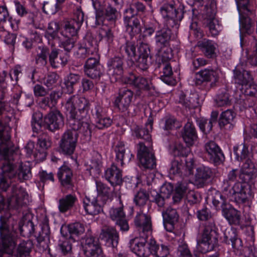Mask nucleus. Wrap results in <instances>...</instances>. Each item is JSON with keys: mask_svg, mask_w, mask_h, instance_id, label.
Wrapping results in <instances>:
<instances>
[{"mask_svg": "<svg viewBox=\"0 0 257 257\" xmlns=\"http://www.w3.org/2000/svg\"><path fill=\"white\" fill-rule=\"evenodd\" d=\"M78 199L75 194H69L63 196L59 200L58 209L64 213L76 207Z\"/></svg>", "mask_w": 257, "mask_h": 257, "instance_id": "34", "label": "nucleus"}, {"mask_svg": "<svg viewBox=\"0 0 257 257\" xmlns=\"http://www.w3.org/2000/svg\"><path fill=\"white\" fill-rule=\"evenodd\" d=\"M205 25L208 28L210 33L212 36L218 35L220 31V27L218 21L214 18H211L206 20Z\"/></svg>", "mask_w": 257, "mask_h": 257, "instance_id": "57", "label": "nucleus"}, {"mask_svg": "<svg viewBox=\"0 0 257 257\" xmlns=\"http://www.w3.org/2000/svg\"><path fill=\"white\" fill-rule=\"evenodd\" d=\"M57 176L63 189L66 190L73 189L74 187L72 181L73 173L69 167L65 165L61 167L57 173Z\"/></svg>", "mask_w": 257, "mask_h": 257, "instance_id": "25", "label": "nucleus"}, {"mask_svg": "<svg viewBox=\"0 0 257 257\" xmlns=\"http://www.w3.org/2000/svg\"><path fill=\"white\" fill-rule=\"evenodd\" d=\"M194 160L193 158H189L184 161L180 158L176 159L171 162L170 173L179 175L181 177L187 176L193 174Z\"/></svg>", "mask_w": 257, "mask_h": 257, "instance_id": "9", "label": "nucleus"}, {"mask_svg": "<svg viewBox=\"0 0 257 257\" xmlns=\"http://www.w3.org/2000/svg\"><path fill=\"white\" fill-rule=\"evenodd\" d=\"M161 49L160 48L158 49V52L157 54V62L158 64L169 63V61L173 57L170 49L166 48L163 52H162Z\"/></svg>", "mask_w": 257, "mask_h": 257, "instance_id": "56", "label": "nucleus"}, {"mask_svg": "<svg viewBox=\"0 0 257 257\" xmlns=\"http://www.w3.org/2000/svg\"><path fill=\"white\" fill-rule=\"evenodd\" d=\"M179 103L186 108H194L196 106L195 99L191 97H186L184 93L180 95Z\"/></svg>", "mask_w": 257, "mask_h": 257, "instance_id": "60", "label": "nucleus"}, {"mask_svg": "<svg viewBox=\"0 0 257 257\" xmlns=\"http://www.w3.org/2000/svg\"><path fill=\"white\" fill-rule=\"evenodd\" d=\"M76 42V39L63 37L61 38L59 46L63 48L66 53H69L74 48Z\"/></svg>", "mask_w": 257, "mask_h": 257, "instance_id": "58", "label": "nucleus"}, {"mask_svg": "<svg viewBox=\"0 0 257 257\" xmlns=\"http://www.w3.org/2000/svg\"><path fill=\"white\" fill-rule=\"evenodd\" d=\"M124 23L126 31L132 38L141 33L142 25L138 17L124 16Z\"/></svg>", "mask_w": 257, "mask_h": 257, "instance_id": "29", "label": "nucleus"}, {"mask_svg": "<svg viewBox=\"0 0 257 257\" xmlns=\"http://www.w3.org/2000/svg\"><path fill=\"white\" fill-rule=\"evenodd\" d=\"M178 254L179 257H198L196 254L194 256L191 253L186 243L181 242L178 247Z\"/></svg>", "mask_w": 257, "mask_h": 257, "instance_id": "64", "label": "nucleus"}, {"mask_svg": "<svg viewBox=\"0 0 257 257\" xmlns=\"http://www.w3.org/2000/svg\"><path fill=\"white\" fill-rule=\"evenodd\" d=\"M219 79L218 73L212 69H204L196 74L195 84L197 85L204 82H210L211 87H215Z\"/></svg>", "mask_w": 257, "mask_h": 257, "instance_id": "16", "label": "nucleus"}, {"mask_svg": "<svg viewBox=\"0 0 257 257\" xmlns=\"http://www.w3.org/2000/svg\"><path fill=\"white\" fill-rule=\"evenodd\" d=\"M56 4L54 5L53 4L48 2H45L43 4V12L47 14H54L61 9V5L66 0H56Z\"/></svg>", "mask_w": 257, "mask_h": 257, "instance_id": "55", "label": "nucleus"}, {"mask_svg": "<svg viewBox=\"0 0 257 257\" xmlns=\"http://www.w3.org/2000/svg\"><path fill=\"white\" fill-rule=\"evenodd\" d=\"M11 128L8 123L3 120H0V159L4 160L1 166V171L4 165L11 166L15 176H17L20 181L27 180L32 177L31 168L29 163L21 164L18 172L14 169L12 161L18 157L19 148L15 146L11 140Z\"/></svg>", "mask_w": 257, "mask_h": 257, "instance_id": "2", "label": "nucleus"}, {"mask_svg": "<svg viewBox=\"0 0 257 257\" xmlns=\"http://www.w3.org/2000/svg\"><path fill=\"white\" fill-rule=\"evenodd\" d=\"M134 86L140 90L148 91L152 93L157 91L152 80L141 76L137 77Z\"/></svg>", "mask_w": 257, "mask_h": 257, "instance_id": "42", "label": "nucleus"}, {"mask_svg": "<svg viewBox=\"0 0 257 257\" xmlns=\"http://www.w3.org/2000/svg\"><path fill=\"white\" fill-rule=\"evenodd\" d=\"M109 213L110 218L115 221V224L120 227L121 231H126L129 229V226L123 211L122 207L112 208L110 210Z\"/></svg>", "mask_w": 257, "mask_h": 257, "instance_id": "28", "label": "nucleus"}, {"mask_svg": "<svg viewBox=\"0 0 257 257\" xmlns=\"http://www.w3.org/2000/svg\"><path fill=\"white\" fill-rule=\"evenodd\" d=\"M96 186L97 193L100 195L97 197L106 203L108 199L112 196L114 188H110L102 182L98 181H96Z\"/></svg>", "mask_w": 257, "mask_h": 257, "instance_id": "43", "label": "nucleus"}, {"mask_svg": "<svg viewBox=\"0 0 257 257\" xmlns=\"http://www.w3.org/2000/svg\"><path fill=\"white\" fill-rule=\"evenodd\" d=\"M188 189V183L186 182H179L175 186V191L173 196V202H179L184 197Z\"/></svg>", "mask_w": 257, "mask_h": 257, "instance_id": "45", "label": "nucleus"}, {"mask_svg": "<svg viewBox=\"0 0 257 257\" xmlns=\"http://www.w3.org/2000/svg\"><path fill=\"white\" fill-rule=\"evenodd\" d=\"M78 137L77 130L71 128L65 132L59 143L60 152L65 155L71 156L75 150Z\"/></svg>", "mask_w": 257, "mask_h": 257, "instance_id": "7", "label": "nucleus"}, {"mask_svg": "<svg viewBox=\"0 0 257 257\" xmlns=\"http://www.w3.org/2000/svg\"><path fill=\"white\" fill-rule=\"evenodd\" d=\"M108 75L115 81L120 79L124 73V60L120 57H114L110 59L107 63Z\"/></svg>", "mask_w": 257, "mask_h": 257, "instance_id": "15", "label": "nucleus"}, {"mask_svg": "<svg viewBox=\"0 0 257 257\" xmlns=\"http://www.w3.org/2000/svg\"><path fill=\"white\" fill-rule=\"evenodd\" d=\"M68 231L70 234V238L76 240L75 237L80 235L84 232L83 225L79 222H75L69 224L68 226Z\"/></svg>", "mask_w": 257, "mask_h": 257, "instance_id": "53", "label": "nucleus"}, {"mask_svg": "<svg viewBox=\"0 0 257 257\" xmlns=\"http://www.w3.org/2000/svg\"><path fill=\"white\" fill-rule=\"evenodd\" d=\"M98 197L89 195L83 200V206L85 211L90 215H96L103 211L106 204Z\"/></svg>", "mask_w": 257, "mask_h": 257, "instance_id": "19", "label": "nucleus"}, {"mask_svg": "<svg viewBox=\"0 0 257 257\" xmlns=\"http://www.w3.org/2000/svg\"><path fill=\"white\" fill-rule=\"evenodd\" d=\"M215 102L219 107L227 106L230 104L229 94L226 92L219 93L215 99Z\"/></svg>", "mask_w": 257, "mask_h": 257, "instance_id": "61", "label": "nucleus"}, {"mask_svg": "<svg viewBox=\"0 0 257 257\" xmlns=\"http://www.w3.org/2000/svg\"><path fill=\"white\" fill-rule=\"evenodd\" d=\"M84 21V13L81 10L77 9L70 21L65 24L64 30L61 32L63 37L73 38L77 39V34Z\"/></svg>", "mask_w": 257, "mask_h": 257, "instance_id": "8", "label": "nucleus"}, {"mask_svg": "<svg viewBox=\"0 0 257 257\" xmlns=\"http://www.w3.org/2000/svg\"><path fill=\"white\" fill-rule=\"evenodd\" d=\"M102 16V22L104 20H106L109 22L114 23L117 19L118 12L116 8L112 6V4H108L105 7Z\"/></svg>", "mask_w": 257, "mask_h": 257, "instance_id": "47", "label": "nucleus"}, {"mask_svg": "<svg viewBox=\"0 0 257 257\" xmlns=\"http://www.w3.org/2000/svg\"><path fill=\"white\" fill-rule=\"evenodd\" d=\"M137 151V157L143 167L153 169L156 166V158L152 148L146 146L143 143H139Z\"/></svg>", "mask_w": 257, "mask_h": 257, "instance_id": "11", "label": "nucleus"}, {"mask_svg": "<svg viewBox=\"0 0 257 257\" xmlns=\"http://www.w3.org/2000/svg\"><path fill=\"white\" fill-rule=\"evenodd\" d=\"M77 131H79L81 134V139L84 143L89 142L91 140V129L89 123L87 121L81 123L77 130Z\"/></svg>", "mask_w": 257, "mask_h": 257, "instance_id": "54", "label": "nucleus"}, {"mask_svg": "<svg viewBox=\"0 0 257 257\" xmlns=\"http://www.w3.org/2000/svg\"><path fill=\"white\" fill-rule=\"evenodd\" d=\"M102 157L98 152L93 153L92 159L89 164V171L91 175L99 174L102 167Z\"/></svg>", "mask_w": 257, "mask_h": 257, "instance_id": "46", "label": "nucleus"}, {"mask_svg": "<svg viewBox=\"0 0 257 257\" xmlns=\"http://www.w3.org/2000/svg\"><path fill=\"white\" fill-rule=\"evenodd\" d=\"M173 190V185L171 184H168L162 187L160 193L154 190L151 191V197L152 198V201L155 202L159 207H164L165 204V199L170 196Z\"/></svg>", "mask_w": 257, "mask_h": 257, "instance_id": "24", "label": "nucleus"}, {"mask_svg": "<svg viewBox=\"0 0 257 257\" xmlns=\"http://www.w3.org/2000/svg\"><path fill=\"white\" fill-rule=\"evenodd\" d=\"M43 120L44 128L52 133L59 130L64 124V116L57 109L50 111L44 116Z\"/></svg>", "mask_w": 257, "mask_h": 257, "instance_id": "10", "label": "nucleus"}, {"mask_svg": "<svg viewBox=\"0 0 257 257\" xmlns=\"http://www.w3.org/2000/svg\"><path fill=\"white\" fill-rule=\"evenodd\" d=\"M233 152L238 161L243 162L242 165V173L240 177L249 180L257 176V167L248 146L244 143L235 146L233 147Z\"/></svg>", "mask_w": 257, "mask_h": 257, "instance_id": "6", "label": "nucleus"}, {"mask_svg": "<svg viewBox=\"0 0 257 257\" xmlns=\"http://www.w3.org/2000/svg\"><path fill=\"white\" fill-rule=\"evenodd\" d=\"M172 31L168 28H163L157 31L155 36L156 45L160 49H163L169 45L170 42L172 39Z\"/></svg>", "mask_w": 257, "mask_h": 257, "instance_id": "32", "label": "nucleus"}, {"mask_svg": "<svg viewBox=\"0 0 257 257\" xmlns=\"http://www.w3.org/2000/svg\"><path fill=\"white\" fill-rule=\"evenodd\" d=\"M16 230L18 228L20 233L24 236L29 237L34 232L35 228L34 223L31 220L21 221L19 222V224L15 226ZM15 236L17 237L16 232H15ZM16 242L17 243V237H16Z\"/></svg>", "mask_w": 257, "mask_h": 257, "instance_id": "44", "label": "nucleus"}, {"mask_svg": "<svg viewBox=\"0 0 257 257\" xmlns=\"http://www.w3.org/2000/svg\"><path fill=\"white\" fill-rule=\"evenodd\" d=\"M32 244L30 242H23L20 243L17 249L18 257L28 255L31 250Z\"/></svg>", "mask_w": 257, "mask_h": 257, "instance_id": "62", "label": "nucleus"}, {"mask_svg": "<svg viewBox=\"0 0 257 257\" xmlns=\"http://www.w3.org/2000/svg\"><path fill=\"white\" fill-rule=\"evenodd\" d=\"M49 49L44 46L38 48L37 54L35 57L36 63L40 66H44L47 64V55Z\"/></svg>", "mask_w": 257, "mask_h": 257, "instance_id": "51", "label": "nucleus"}, {"mask_svg": "<svg viewBox=\"0 0 257 257\" xmlns=\"http://www.w3.org/2000/svg\"><path fill=\"white\" fill-rule=\"evenodd\" d=\"M149 244L151 253L156 257H167L169 254V248L165 244H158L154 239H150Z\"/></svg>", "mask_w": 257, "mask_h": 257, "instance_id": "41", "label": "nucleus"}, {"mask_svg": "<svg viewBox=\"0 0 257 257\" xmlns=\"http://www.w3.org/2000/svg\"><path fill=\"white\" fill-rule=\"evenodd\" d=\"M164 225L167 231L172 232L177 226L179 215L175 209L168 207L162 212Z\"/></svg>", "mask_w": 257, "mask_h": 257, "instance_id": "23", "label": "nucleus"}, {"mask_svg": "<svg viewBox=\"0 0 257 257\" xmlns=\"http://www.w3.org/2000/svg\"><path fill=\"white\" fill-rule=\"evenodd\" d=\"M80 76L78 74L70 73L64 80L62 87L63 91L69 94L73 93L75 86L79 82Z\"/></svg>", "mask_w": 257, "mask_h": 257, "instance_id": "40", "label": "nucleus"}, {"mask_svg": "<svg viewBox=\"0 0 257 257\" xmlns=\"http://www.w3.org/2000/svg\"><path fill=\"white\" fill-rule=\"evenodd\" d=\"M90 105L89 100L85 97L74 95L68 98L65 108L69 118V125L72 129L77 130L81 123L87 121L89 118Z\"/></svg>", "mask_w": 257, "mask_h": 257, "instance_id": "3", "label": "nucleus"}, {"mask_svg": "<svg viewBox=\"0 0 257 257\" xmlns=\"http://www.w3.org/2000/svg\"><path fill=\"white\" fill-rule=\"evenodd\" d=\"M223 216L230 225H240L241 224V213L230 205L225 208L222 212Z\"/></svg>", "mask_w": 257, "mask_h": 257, "instance_id": "36", "label": "nucleus"}, {"mask_svg": "<svg viewBox=\"0 0 257 257\" xmlns=\"http://www.w3.org/2000/svg\"><path fill=\"white\" fill-rule=\"evenodd\" d=\"M231 191L228 197L230 200L238 204L245 203L247 200L248 197L244 186L240 182L234 183Z\"/></svg>", "mask_w": 257, "mask_h": 257, "instance_id": "27", "label": "nucleus"}, {"mask_svg": "<svg viewBox=\"0 0 257 257\" xmlns=\"http://www.w3.org/2000/svg\"><path fill=\"white\" fill-rule=\"evenodd\" d=\"M223 242L231 244L232 248L239 250L242 247V241L238 237L235 230L230 229L225 230L224 233Z\"/></svg>", "mask_w": 257, "mask_h": 257, "instance_id": "38", "label": "nucleus"}, {"mask_svg": "<svg viewBox=\"0 0 257 257\" xmlns=\"http://www.w3.org/2000/svg\"><path fill=\"white\" fill-rule=\"evenodd\" d=\"M93 6L95 10V24L100 25L102 24V16L105 9L103 2L99 0L93 1Z\"/></svg>", "mask_w": 257, "mask_h": 257, "instance_id": "52", "label": "nucleus"}, {"mask_svg": "<svg viewBox=\"0 0 257 257\" xmlns=\"http://www.w3.org/2000/svg\"><path fill=\"white\" fill-rule=\"evenodd\" d=\"M197 215L199 220L208 221L205 224L201 240L198 242V249L202 253H205L212 250L217 245L218 234L209 209L205 207L198 210Z\"/></svg>", "mask_w": 257, "mask_h": 257, "instance_id": "4", "label": "nucleus"}, {"mask_svg": "<svg viewBox=\"0 0 257 257\" xmlns=\"http://www.w3.org/2000/svg\"><path fill=\"white\" fill-rule=\"evenodd\" d=\"M242 173V168L240 170H238V169H232L228 173L227 175V178L226 179L233 183H234L237 180V177H238L239 179L242 182L244 183H247L249 184L250 186L254 184L255 179L257 176H255L254 177L252 178V179H249V180H246L241 179L240 177Z\"/></svg>", "mask_w": 257, "mask_h": 257, "instance_id": "48", "label": "nucleus"}, {"mask_svg": "<svg viewBox=\"0 0 257 257\" xmlns=\"http://www.w3.org/2000/svg\"><path fill=\"white\" fill-rule=\"evenodd\" d=\"M212 203L217 209H221L222 213L225 208L229 207L230 204L227 202L226 199L219 192H215L212 197Z\"/></svg>", "mask_w": 257, "mask_h": 257, "instance_id": "50", "label": "nucleus"}, {"mask_svg": "<svg viewBox=\"0 0 257 257\" xmlns=\"http://www.w3.org/2000/svg\"><path fill=\"white\" fill-rule=\"evenodd\" d=\"M133 92L126 88L120 89L114 105L119 111L123 112L128 110L133 96Z\"/></svg>", "mask_w": 257, "mask_h": 257, "instance_id": "17", "label": "nucleus"}, {"mask_svg": "<svg viewBox=\"0 0 257 257\" xmlns=\"http://www.w3.org/2000/svg\"><path fill=\"white\" fill-rule=\"evenodd\" d=\"M98 39L101 41L105 39L108 43H111L113 40V34L112 31L108 29L101 28L98 31Z\"/></svg>", "mask_w": 257, "mask_h": 257, "instance_id": "63", "label": "nucleus"}, {"mask_svg": "<svg viewBox=\"0 0 257 257\" xmlns=\"http://www.w3.org/2000/svg\"><path fill=\"white\" fill-rule=\"evenodd\" d=\"M102 239L108 246L116 247L119 240V234L117 230L113 227L107 226L102 230L101 233Z\"/></svg>", "mask_w": 257, "mask_h": 257, "instance_id": "30", "label": "nucleus"}, {"mask_svg": "<svg viewBox=\"0 0 257 257\" xmlns=\"http://www.w3.org/2000/svg\"><path fill=\"white\" fill-rule=\"evenodd\" d=\"M185 7L180 5L176 9L173 4H165L160 9L162 15L164 18L168 19V21H172L173 24L176 25L178 22L181 21L185 13Z\"/></svg>", "mask_w": 257, "mask_h": 257, "instance_id": "13", "label": "nucleus"}, {"mask_svg": "<svg viewBox=\"0 0 257 257\" xmlns=\"http://www.w3.org/2000/svg\"><path fill=\"white\" fill-rule=\"evenodd\" d=\"M134 222L140 235H144L149 237L151 235L153 228L150 215L144 213H139L135 217Z\"/></svg>", "mask_w": 257, "mask_h": 257, "instance_id": "18", "label": "nucleus"}, {"mask_svg": "<svg viewBox=\"0 0 257 257\" xmlns=\"http://www.w3.org/2000/svg\"><path fill=\"white\" fill-rule=\"evenodd\" d=\"M116 154L115 163L105 172V178L112 186L119 185L122 182L121 171L118 169L119 166H122L125 162H130L134 156L129 150H126L124 144L119 142L115 147Z\"/></svg>", "mask_w": 257, "mask_h": 257, "instance_id": "5", "label": "nucleus"}, {"mask_svg": "<svg viewBox=\"0 0 257 257\" xmlns=\"http://www.w3.org/2000/svg\"><path fill=\"white\" fill-rule=\"evenodd\" d=\"M181 134L183 141L188 147L193 146L198 139L196 130L191 122H187L185 124Z\"/></svg>", "mask_w": 257, "mask_h": 257, "instance_id": "26", "label": "nucleus"}, {"mask_svg": "<svg viewBox=\"0 0 257 257\" xmlns=\"http://www.w3.org/2000/svg\"><path fill=\"white\" fill-rule=\"evenodd\" d=\"M15 173L12 167L4 165L0 172V249L11 253L16 247L15 232L17 220L12 216L9 210L18 208L27 204L28 195L25 190L18 185H12V178Z\"/></svg>", "mask_w": 257, "mask_h": 257, "instance_id": "1", "label": "nucleus"}, {"mask_svg": "<svg viewBox=\"0 0 257 257\" xmlns=\"http://www.w3.org/2000/svg\"><path fill=\"white\" fill-rule=\"evenodd\" d=\"M149 198V195L144 189H141L135 195L134 201L137 205L143 206L145 205Z\"/></svg>", "mask_w": 257, "mask_h": 257, "instance_id": "59", "label": "nucleus"}, {"mask_svg": "<svg viewBox=\"0 0 257 257\" xmlns=\"http://www.w3.org/2000/svg\"><path fill=\"white\" fill-rule=\"evenodd\" d=\"M84 254L86 257H99L102 253L99 239L92 236H87L82 242Z\"/></svg>", "mask_w": 257, "mask_h": 257, "instance_id": "14", "label": "nucleus"}, {"mask_svg": "<svg viewBox=\"0 0 257 257\" xmlns=\"http://www.w3.org/2000/svg\"><path fill=\"white\" fill-rule=\"evenodd\" d=\"M59 76L55 72H49L42 79L43 84L48 90H51L57 86Z\"/></svg>", "mask_w": 257, "mask_h": 257, "instance_id": "49", "label": "nucleus"}, {"mask_svg": "<svg viewBox=\"0 0 257 257\" xmlns=\"http://www.w3.org/2000/svg\"><path fill=\"white\" fill-rule=\"evenodd\" d=\"M153 123V120L148 119V121L145 124V127L136 125L134 128L136 137L149 141L151 139L150 132L152 130Z\"/></svg>", "mask_w": 257, "mask_h": 257, "instance_id": "39", "label": "nucleus"}, {"mask_svg": "<svg viewBox=\"0 0 257 257\" xmlns=\"http://www.w3.org/2000/svg\"><path fill=\"white\" fill-rule=\"evenodd\" d=\"M213 176L212 170L209 167L202 165L197 168L195 182L197 185L202 187Z\"/></svg>", "mask_w": 257, "mask_h": 257, "instance_id": "31", "label": "nucleus"}, {"mask_svg": "<svg viewBox=\"0 0 257 257\" xmlns=\"http://www.w3.org/2000/svg\"><path fill=\"white\" fill-rule=\"evenodd\" d=\"M252 13H239L240 45L244 47V35H250L253 31V23L249 16Z\"/></svg>", "mask_w": 257, "mask_h": 257, "instance_id": "21", "label": "nucleus"}, {"mask_svg": "<svg viewBox=\"0 0 257 257\" xmlns=\"http://www.w3.org/2000/svg\"><path fill=\"white\" fill-rule=\"evenodd\" d=\"M236 113L231 109H227L221 113L218 120V124L221 129L230 130L234 125V119Z\"/></svg>", "mask_w": 257, "mask_h": 257, "instance_id": "35", "label": "nucleus"}, {"mask_svg": "<svg viewBox=\"0 0 257 257\" xmlns=\"http://www.w3.org/2000/svg\"><path fill=\"white\" fill-rule=\"evenodd\" d=\"M148 237L140 235L130 240L129 247L130 250L140 257H149L151 254L150 245H147Z\"/></svg>", "mask_w": 257, "mask_h": 257, "instance_id": "12", "label": "nucleus"}, {"mask_svg": "<svg viewBox=\"0 0 257 257\" xmlns=\"http://www.w3.org/2000/svg\"><path fill=\"white\" fill-rule=\"evenodd\" d=\"M210 161L215 165L221 164L224 160V155L218 145L213 141H209L204 145Z\"/></svg>", "mask_w": 257, "mask_h": 257, "instance_id": "22", "label": "nucleus"}, {"mask_svg": "<svg viewBox=\"0 0 257 257\" xmlns=\"http://www.w3.org/2000/svg\"><path fill=\"white\" fill-rule=\"evenodd\" d=\"M150 49L147 44L142 43L138 48V57L137 65L143 71L147 70L151 64Z\"/></svg>", "mask_w": 257, "mask_h": 257, "instance_id": "20", "label": "nucleus"}, {"mask_svg": "<svg viewBox=\"0 0 257 257\" xmlns=\"http://www.w3.org/2000/svg\"><path fill=\"white\" fill-rule=\"evenodd\" d=\"M233 79L235 84L246 86L252 81V77L248 71L237 66L233 70Z\"/></svg>", "mask_w": 257, "mask_h": 257, "instance_id": "33", "label": "nucleus"}, {"mask_svg": "<svg viewBox=\"0 0 257 257\" xmlns=\"http://www.w3.org/2000/svg\"><path fill=\"white\" fill-rule=\"evenodd\" d=\"M197 46L208 58H214L216 56V45L212 41L207 39L199 41L197 43Z\"/></svg>", "mask_w": 257, "mask_h": 257, "instance_id": "37", "label": "nucleus"}]
</instances>
